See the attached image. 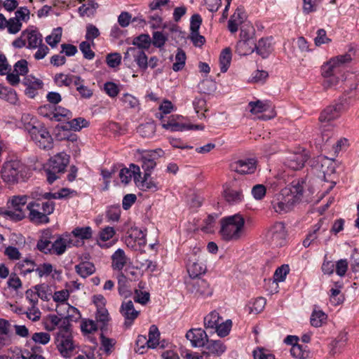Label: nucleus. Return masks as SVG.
I'll list each match as a JSON object with an SVG mask.
<instances>
[{"label": "nucleus", "mask_w": 359, "mask_h": 359, "mask_svg": "<svg viewBox=\"0 0 359 359\" xmlns=\"http://www.w3.org/2000/svg\"><path fill=\"white\" fill-rule=\"evenodd\" d=\"M305 186L306 180L302 178L292 181L290 187L283 189L271 202L275 212L279 214L290 212L302 200Z\"/></svg>", "instance_id": "f257e3e1"}, {"label": "nucleus", "mask_w": 359, "mask_h": 359, "mask_svg": "<svg viewBox=\"0 0 359 359\" xmlns=\"http://www.w3.org/2000/svg\"><path fill=\"white\" fill-rule=\"evenodd\" d=\"M219 233L222 238L226 241L239 240L243 233L245 219L240 214L223 217L221 221Z\"/></svg>", "instance_id": "f03ea898"}, {"label": "nucleus", "mask_w": 359, "mask_h": 359, "mask_svg": "<svg viewBox=\"0 0 359 359\" xmlns=\"http://www.w3.org/2000/svg\"><path fill=\"white\" fill-rule=\"evenodd\" d=\"M55 205L53 201L29 202L26 208L29 210L28 218L29 221L35 224L49 223L48 215L54 212Z\"/></svg>", "instance_id": "7ed1b4c3"}, {"label": "nucleus", "mask_w": 359, "mask_h": 359, "mask_svg": "<svg viewBox=\"0 0 359 359\" xmlns=\"http://www.w3.org/2000/svg\"><path fill=\"white\" fill-rule=\"evenodd\" d=\"M351 60L349 54H344L330 59L321 67V74L325 79L323 83L325 88H330L338 83L335 74L339 71L341 65Z\"/></svg>", "instance_id": "20e7f679"}, {"label": "nucleus", "mask_w": 359, "mask_h": 359, "mask_svg": "<svg viewBox=\"0 0 359 359\" xmlns=\"http://www.w3.org/2000/svg\"><path fill=\"white\" fill-rule=\"evenodd\" d=\"M25 129L28 132L36 145L40 149L50 150L53 147V139L43 125L40 123L34 125L28 123L25 124Z\"/></svg>", "instance_id": "39448f33"}, {"label": "nucleus", "mask_w": 359, "mask_h": 359, "mask_svg": "<svg viewBox=\"0 0 359 359\" xmlns=\"http://www.w3.org/2000/svg\"><path fill=\"white\" fill-rule=\"evenodd\" d=\"M25 170L24 164L18 160L6 161L1 168V178L6 183L14 184L23 178Z\"/></svg>", "instance_id": "423d86ee"}, {"label": "nucleus", "mask_w": 359, "mask_h": 359, "mask_svg": "<svg viewBox=\"0 0 359 359\" xmlns=\"http://www.w3.org/2000/svg\"><path fill=\"white\" fill-rule=\"evenodd\" d=\"M248 189L245 182L233 181L224 187L223 196L229 205H236L244 201L243 192Z\"/></svg>", "instance_id": "0eeeda50"}, {"label": "nucleus", "mask_w": 359, "mask_h": 359, "mask_svg": "<svg viewBox=\"0 0 359 359\" xmlns=\"http://www.w3.org/2000/svg\"><path fill=\"white\" fill-rule=\"evenodd\" d=\"M287 231L283 222L275 223L267 233V239L273 247L278 248L286 243Z\"/></svg>", "instance_id": "6e6552de"}, {"label": "nucleus", "mask_w": 359, "mask_h": 359, "mask_svg": "<svg viewBox=\"0 0 359 359\" xmlns=\"http://www.w3.org/2000/svg\"><path fill=\"white\" fill-rule=\"evenodd\" d=\"M55 344L60 355L65 358H70L75 348L72 334H56Z\"/></svg>", "instance_id": "1a4fd4ad"}, {"label": "nucleus", "mask_w": 359, "mask_h": 359, "mask_svg": "<svg viewBox=\"0 0 359 359\" xmlns=\"http://www.w3.org/2000/svg\"><path fill=\"white\" fill-rule=\"evenodd\" d=\"M132 59L136 62L138 67L145 71L148 68V58L143 50L140 48H128L125 53L123 61L127 63Z\"/></svg>", "instance_id": "9d476101"}, {"label": "nucleus", "mask_w": 359, "mask_h": 359, "mask_svg": "<svg viewBox=\"0 0 359 359\" xmlns=\"http://www.w3.org/2000/svg\"><path fill=\"white\" fill-rule=\"evenodd\" d=\"M163 154L164 151L161 149H156L145 151L142 155V168L146 175H151V171L156 165V160Z\"/></svg>", "instance_id": "9b49d317"}, {"label": "nucleus", "mask_w": 359, "mask_h": 359, "mask_svg": "<svg viewBox=\"0 0 359 359\" xmlns=\"http://www.w3.org/2000/svg\"><path fill=\"white\" fill-rule=\"evenodd\" d=\"M187 270L191 278H198L206 272V266L196 253L189 255L187 262Z\"/></svg>", "instance_id": "f8f14e48"}, {"label": "nucleus", "mask_w": 359, "mask_h": 359, "mask_svg": "<svg viewBox=\"0 0 359 359\" xmlns=\"http://www.w3.org/2000/svg\"><path fill=\"white\" fill-rule=\"evenodd\" d=\"M231 170L241 175L254 173L257 168V161L249 158L238 160L231 163Z\"/></svg>", "instance_id": "ddd939ff"}, {"label": "nucleus", "mask_w": 359, "mask_h": 359, "mask_svg": "<svg viewBox=\"0 0 359 359\" xmlns=\"http://www.w3.org/2000/svg\"><path fill=\"white\" fill-rule=\"evenodd\" d=\"M308 156L305 151H298L290 153L285 160V166L289 168L297 170L302 169L304 166L305 162L307 161Z\"/></svg>", "instance_id": "4468645a"}, {"label": "nucleus", "mask_w": 359, "mask_h": 359, "mask_svg": "<svg viewBox=\"0 0 359 359\" xmlns=\"http://www.w3.org/2000/svg\"><path fill=\"white\" fill-rule=\"evenodd\" d=\"M69 161V156L67 154L62 152L55 155L50 158L46 167L53 170V172H64Z\"/></svg>", "instance_id": "2eb2a0df"}, {"label": "nucleus", "mask_w": 359, "mask_h": 359, "mask_svg": "<svg viewBox=\"0 0 359 359\" xmlns=\"http://www.w3.org/2000/svg\"><path fill=\"white\" fill-rule=\"evenodd\" d=\"M120 312L125 318L124 325L126 327H130L140 314V312L135 309L134 304L130 300L122 303Z\"/></svg>", "instance_id": "dca6fc26"}, {"label": "nucleus", "mask_w": 359, "mask_h": 359, "mask_svg": "<svg viewBox=\"0 0 359 359\" xmlns=\"http://www.w3.org/2000/svg\"><path fill=\"white\" fill-rule=\"evenodd\" d=\"M186 337L195 347H203L208 339L206 332L201 328L191 329L187 332Z\"/></svg>", "instance_id": "f3484780"}, {"label": "nucleus", "mask_w": 359, "mask_h": 359, "mask_svg": "<svg viewBox=\"0 0 359 359\" xmlns=\"http://www.w3.org/2000/svg\"><path fill=\"white\" fill-rule=\"evenodd\" d=\"M343 108L342 104L337 103L325 108L319 116L320 122L330 121L338 118Z\"/></svg>", "instance_id": "a211bd4d"}, {"label": "nucleus", "mask_w": 359, "mask_h": 359, "mask_svg": "<svg viewBox=\"0 0 359 359\" xmlns=\"http://www.w3.org/2000/svg\"><path fill=\"white\" fill-rule=\"evenodd\" d=\"M205 348L206 351L203 352V355H220L226 351V346L220 340H209L205 342Z\"/></svg>", "instance_id": "6ab92c4d"}, {"label": "nucleus", "mask_w": 359, "mask_h": 359, "mask_svg": "<svg viewBox=\"0 0 359 359\" xmlns=\"http://www.w3.org/2000/svg\"><path fill=\"white\" fill-rule=\"evenodd\" d=\"M53 236L50 229H45L42 231L40 239L37 242V249L46 254L51 253V244Z\"/></svg>", "instance_id": "aec40b11"}, {"label": "nucleus", "mask_w": 359, "mask_h": 359, "mask_svg": "<svg viewBox=\"0 0 359 359\" xmlns=\"http://www.w3.org/2000/svg\"><path fill=\"white\" fill-rule=\"evenodd\" d=\"M192 292L201 297H208L212 295V290L209 283L204 279H197L193 283Z\"/></svg>", "instance_id": "412c9836"}, {"label": "nucleus", "mask_w": 359, "mask_h": 359, "mask_svg": "<svg viewBox=\"0 0 359 359\" xmlns=\"http://www.w3.org/2000/svg\"><path fill=\"white\" fill-rule=\"evenodd\" d=\"M22 36L27 40L28 48H36L42 43V35L37 30L26 29L22 32Z\"/></svg>", "instance_id": "4be33fe9"}, {"label": "nucleus", "mask_w": 359, "mask_h": 359, "mask_svg": "<svg viewBox=\"0 0 359 359\" xmlns=\"http://www.w3.org/2000/svg\"><path fill=\"white\" fill-rule=\"evenodd\" d=\"M128 258L123 250L118 248L111 255V267L115 271H121L126 265Z\"/></svg>", "instance_id": "5701e85b"}, {"label": "nucleus", "mask_w": 359, "mask_h": 359, "mask_svg": "<svg viewBox=\"0 0 359 359\" xmlns=\"http://www.w3.org/2000/svg\"><path fill=\"white\" fill-rule=\"evenodd\" d=\"M255 39L239 40L236 46V51L240 55H248L255 51Z\"/></svg>", "instance_id": "b1692460"}, {"label": "nucleus", "mask_w": 359, "mask_h": 359, "mask_svg": "<svg viewBox=\"0 0 359 359\" xmlns=\"http://www.w3.org/2000/svg\"><path fill=\"white\" fill-rule=\"evenodd\" d=\"M71 243L68 238L59 236L51 244V253L57 255H62L67 247H70Z\"/></svg>", "instance_id": "393cba45"}, {"label": "nucleus", "mask_w": 359, "mask_h": 359, "mask_svg": "<svg viewBox=\"0 0 359 359\" xmlns=\"http://www.w3.org/2000/svg\"><path fill=\"white\" fill-rule=\"evenodd\" d=\"M36 264L32 259L26 258L19 262L15 266V270L18 271L21 276H25L28 273L34 271Z\"/></svg>", "instance_id": "a878e982"}, {"label": "nucleus", "mask_w": 359, "mask_h": 359, "mask_svg": "<svg viewBox=\"0 0 359 359\" xmlns=\"http://www.w3.org/2000/svg\"><path fill=\"white\" fill-rule=\"evenodd\" d=\"M320 163V172L323 174L324 180L327 182L332 180L330 177L335 172L334 162L326 157H323L321 158Z\"/></svg>", "instance_id": "bb28decb"}, {"label": "nucleus", "mask_w": 359, "mask_h": 359, "mask_svg": "<svg viewBox=\"0 0 359 359\" xmlns=\"http://www.w3.org/2000/svg\"><path fill=\"white\" fill-rule=\"evenodd\" d=\"M221 320V317L216 311H211L204 318V326L206 330L212 333Z\"/></svg>", "instance_id": "cd10ccee"}, {"label": "nucleus", "mask_w": 359, "mask_h": 359, "mask_svg": "<svg viewBox=\"0 0 359 359\" xmlns=\"http://www.w3.org/2000/svg\"><path fill=\"white\" fill-rule=\"evenodd\" d=\"M256 53L262 58H266L272 51L271 40L269 38L261 39L258 43H256Z\"/></svg>", "instance_id": "c85d7f7f"}, {"label": "nucleus", "mask_w": 359, "mask_h": 359, "mask_svg": "<svg viewBox=\"0 0 359 359\" xmlns=\"http://www.w3.org/2000/svg\"><path fill=\"white\" fill-rule=\"evenodd\" d=\"M0 215L4 217L7 219L13 222H18L23 219L26 215L24 210H6L4 208H0Z\"/></svg>", "instance_id": "c756f323"}, {"label": "nucleus", "mask_w": 359, "mask_h": 359, "mask_svg": "<svg viewBox=\"0 0 359 359\" xmlns=\"http://www.w3.org/2000/svg\"><path fill=\"white\" fill-rule=\"evenodd\" d=\"M76 273L82 278H86L92 275L95 271V266L89 262L80 263L75 266Z\"/></svg>", "instance_id": "7c9ffc66"}, {"label": "nucleus", "mask_w": 359, "mask_h": 359, "mask_svg": "<svg viewBox=\"0 0 359 359\" xmlns=\"http://www.w3.org/2000/svg\"><path fill=\"white\" fill-rule=\"evenodd\" d=\"M321 228V221H319L313 226V229L308 233L306 238L303 241V245L305 248L309 247L311 244L317 243L318 234Z\"/></svg>", "instance_id": "2f4dec72"}, {"label": "nucleus", "mask_w": 359, "mask_h": 359, "mask_svg": "<svg viewBox=\"0 0 359 359\" xmlns=\"http://www.w3.org/2000/svg\"><path fill=\"white\" fill-rule=\"evenodd\" d=\"M27 200L26 196H13L7 203L8 208L16 211L23 210L22 208L26 205Z\"/></svg>", "instance_id": "473e14b6"}, {"label": "nucleus", "mask_w": 359, "mask_h": 359, "mask_svg": "<svg viewBox=\"0 0 359 359\" xmlns=\"http://www.w3.org/2000/svg\"><path fill=\"white\" fill-rule=\"evenodd\" d=\"M231 60V51L230 48H226L220 53L219 64L220 70L224 73L227 71Z\"/></svg>", "instance_id": "72a5a7b5"}, {"label": "nucleus", "mask_w": 359, "mask_h": 359, "mask_svg": "<svg viewBox=\"0 0 359 359\" xmlns=\"http://www.w3.org/2000/svg\"><path fill=\"white\" fill-rule=\"evenodd\" d=\"M160 332L155 325H152L149 331L148 348H155L159 344Z\"/></svg>", "instance_id": "f704fd0d"}, {"label": "nucleus", "mask_w": 359, "mask_h": 359, "mask_svg": "<svg viewBox=\"0 0 359 359\" xmlns=\"http://www.w3.org/2000/svg\"><path fill=\"white\" fill-rule=\"evenodd\" d=\"M248 108L252 114H259L266 111L270 108V106L267 102L257 100L255 102H250Z\"/></svg>", "instance_id": "c9c22d12"}, {"label": "nucleus", "mask_w": 359, "mask_h": 359, "mask_svg": "<svg viewBox=\"0 0 359 359\" xmlns=\"http://www.w3.org/2000/svg\"><path fill=\"white\" fill-rule=\"evenodd\" d=\"M151 41L149 34H141L133 39V44L135 46L133 48H140L144 49H149Z\"/></svg>", "instance_id": "e433bc0d"}, {"label": "nucleus", "mask_w": 359, "mask_h": 359, "mask_svg": "<svg viewBox=\"0 0 359 359\" xmlns=\"http://www.w3.org/2000/svg\"><path fill=\"white\" fill-rule=\"evenodd\" d=\"M62 28L57 27L53 30L52 33L46 37V43L52 48H55L62 39Z\"/></svg>", "instance_id": "4c0bfd02"}, {"label": "nucleus", "mask_w": 359, "mask_h": 359, "mask_svg": "<svg viewBox=\"0 0 359 359\" xmlns=\"http://www.w3.org/2000/svg\"><path fill=\"white\" fill-rule=\"evenodd\" d=\"M186 59L185 52L182 49L178 48L175 55V62L172 65V69L175 72L182 70L185 65Z\"/></svg>", "instance_id": "58836bf2"}, {"label": "nucleus", "mask_w": 359, "mask_h": 359, "mask_svg": "<svg viewBox=\"0 0 359 359\" xmlns=\"http://www.w3.org/2000/svg\"><path fill=\"white\" fill-rule=\"evenodd\" d=\"M156 131V126L153 123L141 124L137 128V133L144 137H152Z\"/></svg>", "instance_id": "ea45409f"}, {"label": "nucleus", "mask_w": 359, "mask_h": 359, "mask_svg": "<svg viewBox=\"0 0 359 359\" xmlns=\"http://www.w3.org/2000/svg\"><path fill=\"white\" fill-rule=\"evenodd\" d=\"M231 327L232 322L231 320H226L225 322L222 323L219 322L217 328H215L212 333L216 332L219 337H224L229 334Z\"/></svg>", "instance_id": "a19ab883"}, {"label": "nucleus", "mask_w": 359, "mask_h": 359, "mask_svg": "<svg viewBox=\"0 0 359 359\" xmlns=\"http://www.w3.org/2000/svg\"><path fill=\"white\" fill-rule=\"evenodd\" d=\"M0 98L13 104H16L18 100L16 92L8 87L4 88Z\"/></svg>", "instance_id": "79ce46f5"}, {"label": "nucleus", "mask_w": 359, "mask_h": 359, "mask_svg": "<svg viewBox=\"0 0 359 359\" xmlns=\"http://www.w3.org/2000/svg\"><path fill=\"white\" fill-rule=\"evenodd\" d=\"M52 117L50 119H55L57 121H61L62 118H70L72 112L65 108L57 107H55L54 111L51 112Z\"/></svg>", "instance_id": "37998d69"}, {"label": "nucleus", "mask_w": 359, "mask_h": 359, "mask_svg": "<svg viewBox=\"0 0 359 359\" xmlns=\"http://www.w3.org/2000/svg\"><path fill=\"white\" fill-rule=\"evenodd\" d=\"M72 75L71 74L59 73L56 74L54 76V82L59 87L69 86L72 84Z\"/></svg>", "instance_id": "c03bdc74"}, {"label": "nucleus", "mask_w": 359, "mask_h": 359, "mask_svg": "<svg viewBox=\"0 0 359 359\" xmlns=\"http://www.w3.org/2000/svg\"><path fill=\"white\" fill-rule=\"evenodd\" d=\"M88 121L81 117L74 118L67 122L69 129L74 131H79L83 128L88 127Z\"/></svg>", "instance_id": "a18cd8bd"}, {"label": "nucleus", "mask_w": 359, "mask_h": 359, "mask_svg": "<svg viewBox=\"0 0 359 359\" xmlns=\"http://www.w3.org/2000/svg\"><path fill=\"white\" fill-rule=\"evenodd\" d=\"M72 233L76 237L82 240H88L92 237V229L90 226L76 227Z\"/></svg>", "instance_id": "49530a36"}, {"label": "nucleus", "mask_w": 359, "mask_h": 359, "mask_svg": "<svg viewBox=\"0 0 359 359\" xmlns=\"http://www.w3.org/2000/svg\"><path fill=\"white\" fill-rule=\"evenodd\" d=\"M327 316L325 313L321 311H314L311 316V324L312 326L316 327H320L323 323L325 321Z\"/></svg>", "instance_id": "de8ad7c7"}, {"label": "nucleus", "mask_w": 359, "mask_h": 359, "mask_svg": "<svg viewBox=\"0 0 359 359\" xmlns=\"http://www.w3.org/2000/svg\"><path fill=\"white\" fill-rule=\"evenodd\" d=\"M22 27V23L17 18H11L7 20L6 27L8 32L11 34H15L19 32Z\"/></svg>", "instance_id": "09e8293b"}, {"label": "nucleus", "mask_w": 359, "mask_h": 359, "mask_svg": "<svg viewBox=\"0 0 359 359\" xmlns=\"http://www.w3.org/2000/svg\"><path fill=\"white\" fill-rule=\"evenodd\" d=\"M53 271V265L50 263H43L39 265L36 264L34 272H36L39 278L49 276Z\"/></svg>", "instance_id": "8fccbe9b"}, {"label": "nucleus", "mask_w": 359, "mask_h": 359, "mask_svg": "<svg viewBox=\"0 0 359 359\" xmlns=\"http://www.w3.org/2000/svg\"><path fill=\"white\" fill-rule=\"evenodd\" d=\"M22 84L28 88H35L41 89L43 86V83L41 80L35 78L32 75L25 76L22 80Z\"/></svg>", "instance_id": "3c124183"}, {"label": "nucleus", "mask_w": 359, "mask_h": 359, "mask_svg": "<svg viewBox=\"0 0 359 359\" xmlns=\"http://www.w3.org/2000/svg\"><path fill=\"white\" fill-rule=\"evenodd\" d=\"M121 208L118 204L111 205L107 211V217L109 221L118 222L121 216Z\"/></svg>", "instance_id": "603ef678"}, {"label": "nucleus", "mask_w": 359, "mask_h": 359, "mask_svg": "<svg viewBox=\"0 0 359 359\" xmlns=\"http://www.w3.org/2000/svg\"><path fill=\"white\" fill-rule=\"evenodd\" d=\"M36 291L38 298L43 301H48L50 299L51 293L48 292L49 287L46 284H39L34 287Z\"/></svg>", "instance_id": "864d4df0"}, {"label": "nucleus", "mask_w": 359, "mask_h": 359, "mask_svg": "<svg viewBox=\"0 0 359 359\" xmlns=\"http://www.w3.org/2000/svg\"><path fill=\"white\" fill-rule=\"evenodd\" d=\"M121 101L123 102V105L127 108L134 109L138 107L139 101L138 100L134 97L133 95L129 93H125L121 97Z\"/></svg>", "instance_id": "5fc2aeb1"}, {"label": "nucleus", "mask_w": 359, "mask_h": 359, "mask_svg": "<svg viewBox=\"0 0 359 359\" xmlns=\"http://www.w3.org/2000/svg\"><path fill=\"white\" fill-rule=\"evenodd\" d=\"M139 186L143 191H156L158 189L156 184L151 180L150 175L144 174L143 180L140 182Z\"/></svg>", "instance_id": "6e6d98bb"}, {"label": "nucleus", "mask_w": 359, "mask_h": 359, "mask_svg": "<svg viewBox=\"0 0 359 359\" xmlns=\"http://www.w3.org/2000/svg\"><path fill=\"white\" fill-rule=\"evenodd\" d=\"M193 106L196 113L198 114V117H205V114L203 111H206V101L203 98H195L193 101Z\"/></svg>", "instance_id": "4d7b16f0"}, {"label": "nucleus", "mask_w": 359, "mask_h": 359, "mask_svg": "<svg viewBox=\"0 0 359 359\" xmlns=\"http://www.w3.org/2000/svg\"><path fill=\"white\" fill-rule=\"evenodd\" d=\"M290 271V268L287 264H283L278 267L275 271L273 278L276 282H283L285 280L287 274Z\"/></svg>", "instance_id": "13d9d810"}, {"label": "nucleus", "mask_w": 359, "mask_h": 359, "mask_svg": "<svg viewBox=\"0 0 359 359\" xmlns=\"http://www.w3.org/2000/svg\"><path fill=\"white\" fill-rule=\"evenodd\" d=\"M254 359H275V355L263 347H257L252 352Z\"/></svg>", "instance_id": "bf43d9fd"}, {"label": "nucleus", "mask_w": 359, "mask_h": 359, "mask_svg": "<svg viewBox=\"0 0 359 359\" xmlns=\"http://www.w3.org/2000/svg\"><path fill=\"white\" fill-rule=\"evenodd\" d=\"M32 339L35 344L46 345L50 340V335L48 332H35L32 337Z\"/></svg>", "instance_id": "052dcab7"}, {"label": "nucleus", "mask_w": 359, "mask_h": 359, "mask_svg": "<svg viewBox=\"0 0 359 359\" xmlns=\"http://www.w3.org/2000/svg\"><path fill=\"white\" fill-rule=\"evenodd\" d=\"M104 90L111 98L116 97L120 91L118 86L112 81H107L104 84Z\"/></svg>", "instance_id": "680f3d73"}, {"label": "nucleus", "mask_w": 359, "mask_h": 359, "mask_svg": "<svg viewBox=\"0 0 359 359\" xmlns=\"http://www.w3.org/2000/svg\"><path fill=\"white\" fill-rule=\"evenodd\" d=\"M71 320H69L66 317L62 318L61 323L58 325V332L57 334H72V330H71Z\"/></svg>", "instance_id": "e2e57ef3"}, {"label": "nucleus", "mask_w": 359, "mask_h": 359, "mask_svg": "<svg viewBox=\"0 0 359 359\" xmlns=\"http://www.w3.org/2000/svg\"><path fill=\"white\" fill-rule=\"evenodd\" d=\"M79 49L83 55L84 58L93 60L95 53L91 50L90 45L88 41H82L79 45Z\"/></svg>", "instance_id": "0e129e2a"}, {"label": "nucleus", "mask_w": 359, "mask_h": 359, "mask_svg": "<svg viewBox=\"0 0 359 359\" xmlns=\"http://www.w3.org/2000/svg\"><path fill=\"white\" fill-rule=\"evenodd\" d=\"M166 41L167 37L161 32H154L153 33L151 42L155 47H163Z\"/></svg>", "instance_id": "69168bd1"}, {"label": "nucleus", "mask_w": 359, "mask_h": 359, "mask_svg": "<svg viewBox=\"0 0 359 359\" xmlns=\"http://www.w3.org/2000/svg\"><path fill=\"white\" fill-rule=\"evenodd\" d=\"M106 62L109 67L115 68L121 64V55L117 53L108 54Z\"/></svg>", "instance_id": "338daca9"}, {"label": "nucleus", "mask_w": 359, "mask_h": 359, "mask_svg": "<svg viewBox=\"0 0 359 359\" xmlns=\"http://www.w3.org/2000/svg\"><path fill=\"white\" fill-rule=\"evenodd\" d=\"M29 72L28 63L26 60L22 59L14 65V72L20 75L25 76Z\"/></svg>", "instance_id": "774afa93"}]
</instances>
